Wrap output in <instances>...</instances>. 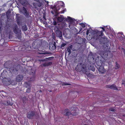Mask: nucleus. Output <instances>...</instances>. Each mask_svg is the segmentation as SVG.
I'll return each mask as SVG.
<instances>
[{"instance_id": "12", "label": "nucleus", "mask_w": 125, "mask_h": 125, "mask_svg": "<svg viewBox=\"0 0 125 125\" xmlns=\"http://www.w3.org/2000/svg\"><path fill=\"white\" fill-rule=\"evenodd\" d=\"M16 19L17 23L19 24L20 23L21 19V17L20 14H16Z\"/></svg>"}, {"instance_id": "47", "label": "nucleus", "mask_w": 125, "mask_h": 125, "mask_svg": "<svg viewBox=\"0 0 125 125\" xmlns=\"http://www.w3.org/2000/svg\"><path fill=\"white\" fill-rule=\"evenodd\" d=\"M101 28L103 29V31H105V30L104 28L103 27H101Z\"/></svg>"}, {"instance_id": "20", "label": "nucleus", "mask_w": 125, "mask_h": 125, "mask_svg": "<svg viewBox=\"0 0 125 125\" xmlns=\"http://www.w3.org/2000/svg\"><path fill=\"white\" fill-rule=\"evenodd\" d=\"M66 21L71 23L73 22V20L69 16H67V18L66 19Z\"/></svg>"}, {"instance_id": "32", "label": "nucleus", "mask_w": 125, "mask_h": 125, "mask_svg": "<svg viewBox=\"0 0 125 125\" xmlns=\"http://www.w3.org/2000/svg\"><path fill=\"white\" fill-rule=\"evenodd\" d=\"M62 3L60 4L58 6L59 8L60 9L61 7H64V4L63 2H62Z\"/></svg>"}, {"instance_id": "35", "label": "nucleus", "mask_w": 125, "mask_h": 125, "mask_svg": "<svg viewBox=\"0 0 125 125\" xmlns=\"http://www.w3.org/2000/svg\"><path fill=\"white\" fill-rule=\"evenodd\" d=\"M31 91V87H29V88H28V89H27L26 90V92L27 93H29Z\"/></svg>"}, {"instance_id": "14", "label": "nucleus", "mask_w": 125, "mask_h": 125, "mask_svg": "<svg viewBox=\"0 0 125 125\" xmlns=\"http://www.w3.org/2000/svg\"><path fill=\"white\" fill-rule=\"evenodd\" d=\"M23 76L22 75H18L16 78V80L17 82H20L22 80Z\"/></svg>"}, {"instance_id": "4", "label": "nucleus", "mask_w": 125, "mask_h": 125, "mask_svg": "<svg viewBox=\"0 0 125 125\" xmlns=\"http://www.w3.org/2000/svg\"><path fill=\"white\" fill-rule=\"evenodd\" d=\"M98 53H99L101 56L104 59H106L107 58L108 54L107 52L101 51H98Z\"/></svg>"}, {"instance_id": "42", "label": "nucleus", "mask_w": 125, "mask_h": 125, "mask_svg": "<svg viewBox=\"0 0 125 125\" xmlns=\"http://www.w3.org/2000/svg\"><path fill=\"white\" fill-rule=\"evenodd\" d=\"M53 24L54 25H56L57 24V22L56 21H54L53 22Z\"/></svg>"}, {"instance_id": "13", "label": "nucleus", "mask_w": 125, "mask_h": 125, "mask_svg": "<svg viewBox=\"0 0 125 125\" xmlns=\"http://www.w3.org/2000/svg\"><path fill=\"white\" fill-rule=\"evenodd\" d=\"M2 82L3 84L6 86H8L10 85L9 83V81L6 78H4L2 80Z\"/></svg>"}, {"instance_id": "1", "label": "nucleus", "mask_w": 125, "mask_h": 125, "mask_svg": "<svg viewBox=\"0 0 125 125\" xmlns=\"http://www.w3.org/2000/svg\"><path fill=\"white\" fill-rule=\"evenodd\" d=\"M86 64H82L81 63H78L76 66L75 70L77 72H80L82 71L83 73H85L89 77L91 74L86 71Z\"/></svg>"}, {"instance_id": "18", "label": "nucleus", "mask_w": 125, "mask_h": 125, "mask_svg": "<svg viewBox=\"0 0 125 125\" xmlns=\"http://www.w3.org/2000/svg\"><path fill=\"white\" fill-rule=\"evenodd\" d=\"M95 33H97L100 37L102 36L104 34L103 31H95Z\"/></svg>"}, {"instance_id": "44", "label": "nucleus", "mask_w": 125, "mask_h": 125, "mask_svg": "<svg viewBox=\"0 0 125 125\" xmlns=\"http://www.w3.org/2000/svg\"><path fill=\"white\" fill-rule=\"evenodd\" d=\"M43 24H47V22L45 21H43Z\"/></svg>"}, {"instance_id": "37", "label": "nucleus", "mask_w": 125, "mask_h": 125, "mask_svg": "<svg viewBox=\"0 0 125 125\" xmlns=\"http://www.w3.org/2000/svg\"><path fill=\"white\" fill-rule=\"evenodd\" d=\"M52 9L53 10H55L56 9V10L58 9V8L56 7V6L55 5H54V6L52 8Z\"/></svg>"}, {"instance_id": "19", "label": "nucleus", "mask_w": 125, "mask_h": 125, "mask_svg": "<svg viewBox=\"0 0 125 125\" xmlns=\"http://www.w3.org/2000/svg\"><path fill=\"white\" fill-rule=\"evenodd\" d=\"M42 5V3L40 2H38V3H33V5L35 7V8H36L37 7H41Z\"/></svg>"}, {"instance_id": "5", "label": "nucleus", "mask_w": 125, "mask_h": 125, "mask_svg": "<svg viewBox=\"0 0 125 125\" xmlns=\"http://www.w3.org/2000/svg\"><path fill=\"white\" fill-rule=\"evenodd\" d=\"M106 87L107 88H109L114 90H119L121 88L120 87H118V88L114 84H112L111 85H106Z\"/></svg>"}, {"instance_id": "41", "label": "nucleus", "mask_w": 125, "mask_h": 125, "mask_svg": "<svg viewBox=\"0 0 125 125\" xmlns=\"http://www.w3.org/2000/svg\"><path fill=\"white\" fill-rule=\"evenodd\" d=\"M39 36V34H36L35 35L34 37L35 38L38 37Z\"/></svg>"}, {"instance_id": "54", "label": "nucleus", "mask_w": 125, "mask_h": 125, "mask_svg": "<svg viewBox=\"0 0 125 125\" xmlns=\"http://www.w3.org/2000/svg\"><path fill=\"white\" fill-rule=\"evenodd\" d=\"M36 42V41H35L34 42V43H35V42Z\"/></svg>"}, {"instance_id": "38", "label": "nucleus", "mask_w": 125, "mask_h": 125, "mask_svg": "<svg viewBox=\"0 0 125 125\" xmlns=\"http://www.w3.org/2000/svg\"><path fill=\"white\" fill-rule=\"evenodd\" d=\"M52 9L53 10H55L56 9V10L58 9V8L56 7V6L55 5H54V6L52 8Z\"/></svg>"}, {"instance_id": "22", "label": "nucleus", "mask_w": 125, "mask_h": 125, "mask_svg": "<svg viewBox=\"0 0 125 125\" xmlns=\"http://www.w3.org/2000/svg\"><path fill=\"white\" fill-rule=\"evenodd\" d=\"M16 34H17V38L19 40H21V39L22 38V36L21 33V31H20Z\"/></svg>"}, {"instance_id": "30", "label": "nucleus", "mask_w": 125, "mask_h": 125, "mask_svg": "<svg viewBox=\"0 0 125 125\" xmlns=\"http://www.w3.org/2000/svg\"><path fill=\"white\" fill-rule=\"evenodd\" d=\"M5 103L4 104L6 106H8L9 105H11L13 104L12 102H5Z\"/></svg>"}, {"instance_id": "45", "label": "nucleus", "mask_w": 125, "mask_h": 125, "mask_svg": "<svg viewBox=\"0 0 125 125\" xmlns=\"http://www.w3.org/2000/svg\"><path fill=\"white\" fill-rule=\"evenodd\" d=\"M88 57H90V58H93V56L92 55H88Z\"/></svg>"}, {"instance_id": "55", "label": "nucleus", "mask_w": 125, "mask_h": 125, "mask_svg": "<svg viewBox=\"0 0 125 125\" xmlns=\"http://www.w3.org/2000/svg\"><path fill=\"white\" fill-rule=\"evenodd\" d=\"M61 16H63L62 15H61Z\"/></svg>"}, {"instance_id": "53", "label": "nucleus", "mask_w": 125, "mask_h": 125, "mask_svg": "<svg viewBox=\"0 0 125 125\" xmlns=\"http://www.w3.org/2000/svg\"><path fill=\"white\" fill-rule=\"evenodd\" d=\"M46 3H47L48 4V3H49V2L48 1H46Z\"/></svg>"}, {"instance_id": "56", "label": "nucleus", "mask_w": 125, "mask_h": 125, "mask_svg": "<svg viewBox=\"0 0 125 125\" xmlns=\"http://www.w3.org/2000/svg\"><path fill=\"white\" fill-rule=\"evenodd\" d=\"M1 27H0V29H1Z\"/></svg>"}, {"instance_id": "27", "label": "nucleus", "mask_w": 125, "mask_h": 125, "mask_svg": "<svg viewBox=\"0 0 125 125\" xmlns=\"http://www.w3.org/2000/svg\"><path fill=\"white\" fill-rule=\"evenodd\" d=\"M24 85L27 88L31 87H30L31 84L29 82H26L25 83Z\"/></svg>"}, {"instance_id": "57", "label": "nucleus", "mask_w": 125, "mask_h": 125, "mask_svg": "<svg viewBox=\"0 0 125 125\" xmlns=\"http://www.w3.org/2000/svg\"><path fill=\"white\" fill-rule=\"evenodd\" d=\"M50 91V92H52V91Z\"/></svg>"}, {"instance_id": "24", "label": "nucleus", "mask_w": 125, "mask_h": 125, "mask_svg": "<svg viewBox=\"0 0 125 125\" xmlns=\"http://www.w3.org/2000/svg\"><path fill=\"white\" fill-rule=\"evenodd\" d=\"M64 17H59L57 18V21L58 22H61L62 21L64 20Z\"/></svg>"}, {"instance_id": "34", "label": "nucleus", "mask_w": 125, "mask_h": 125, "mask_svg": "<svg viewBox=\"0 0 125 125\" xmlns=\"http://www.w3.org/2000/svg\"><path fill=\"white\" fill-rule=\"evenodd\" d=\"M62 85L63 86L68 85H71V84L69 83H62Z\"/></svg>"}, {"instance_id": "16", "label": "nucleus", "mask_w": 125, "mask_h": 125, "mask_svg": "<svg viewBox=\"0 0 125 125\" xmlns=\"http://www.w3.org/2000/svg\"><path fill=\"white\" fill-rule=\"evenodd\" d=\"M72 45L69 46L67 48L66 53L68 52L69 55L72 52Z\"/></svg>"}, {"instance_id": "51", "label": "nucleus", "mask_w": 125, "mask_h": 125, "mask_svg": "<svg viewBox=\"0 0 125 125\" xmlns=\"http://www.w3.org/2000/svg\"><path fill=\"white\" fill-rule=\"evenodd\" d=\"M40 21L41 22H42L43 21H42V19L40 20Z\"/></svg>"}, {"instance_id": "52", "label": "nucleus", "mask_w": 125, "mask_h": 125, "mask_svg": "<svg viewBox=\"0 0 125 125\" xmlns=\"http://www.w3.org/2000/svg\"><path fill=\"white\" fill-rule=\"evenodd\" d=\"M35 0L38 2H40L39 0Z\"/></svg>"}, {"instance_id": "46", "label": "nucleus", "mask_w": 125, "mask_h": 125, "mask_svg": "<svg viewBox=\"0 0 125 125\" xmlns=\"http://www.w3.org/2000/svg\"><path fill=\"white\" fill-rule=\"evenodd\" d=\"M89 31L88 30H87V31H86V34L87 35H88V34H89Z\"/></svg>"}, {"instance_id": "15", "label": "nucleus", "mask_w": 125, "mask_h": 125, "mask_svg": "<svg viewBox=\"0 0 125 125\" xmlns=\"http://www.w3.org/2000/svg\"><path fill=\"white\" fill-rule=\"evenodd\" d=\"M98 70L99 72L102 73H104L105 72V70L103 65L99 66Z\"/></svg>"}, {"instance_id": "23", "label": "nucleus", "mask_w": 125, "mask_h": 125, "mask_svg": "<svg viewBox=\"0 0 125 125\" xmlns=\"http://www.w3.org/2000/svg\"><path fill=\"white\" fill-rule=\"evenodd\" d=\"M60 9L59 8H58V9L56 10V9H55V10H54L53 11L54 12L55 15L54 16H55L56 17H57L58 16V14H59V13H58V11Z\"/></svg>"}, {"instance_id": "7", "label": "nucleus", "mask_w": 125, "mask_h": 125, "mask_svg": "<svg viewBox=\"0 0 125 125\" xmlns=\"http://www.w3.org/2000/svg\"><path fill=\"white\" fill-rule=\"evenodd\" d=\"M56 43L55 42L53 43H49V49L51 51H54L56 49Z\"/></svg>"}, {"instance_id": "39", "label": "nucleus", "mask_w": 125, "mask_h": 125, "mask_svg": "<svg viewBox=\"0 0 125 125\" xmlns=\"http://www.w3.org/2000/svg\"><path fill=\"white\" fill-rule=\"evenodd\" d=\"M66 44L64 43H62L61 45V46L62 47H64L66 45Z\"/></svg>"}, {"instance_id": "28", "label": "nucleus", "mask_w": 125, "mask_h": 125, "mask_svg": "<svg viewBox=\"0 0 125 125\" xmlns=\"http://www.w3.org/2000/svg\"><path fill=\"white\" fill-rule=\"evenodd\" d=\"M88 69L89 70H91L93 71H94L95 70V68L93 66L90 65Z\"/></svg>"}, {"instance_id": "40", "label": "nucleus", "mask_w": 125, "mask_h": 125, "mask_svg": "<svg viewBox=\"0 0 125 125\" xmlns=\"http://www.w3.org/2000/svg\"><path fill=\"white\" fill-rule=\"evenodd\" d=\"M110 111L112 112H114L115 111V109L113 108H111L110 109Z\"/></svg>"}, {"instance_id": "25", "label": "nucleus", "mask_w": 125, "mask_h": 125, "mask_svg": "<svg viewBox=\"0 0 125 125\" xmlns=\"http://www.w3.org/2000/svg\"><path fill=\"white\" fill-rule=\"evenodd\" d=\"M52 64V62H49L47 63H44L42 64L43 66L45 67L46 66H48L51 65Z\"/></svg>"}, {"instance_id": "2", "label": "nucleus", "mask_w": 125, "mask_h": 125, "mask_svg": "<svg viewBox=\"0 0 125 125\" xmlns=\"http://www.w3.org/2000/svg\"><path fill=\"white\" fill-rule=\"evenodd\" d=\"M79 112V110L77 108L72 107L70 110L65 109L63 111V113L64 115L68 116L71 115H76Z\"/></svg>"}, {"instance_id": "33", "label": "nucleus", "mask_w": 125, "mask_h": 125, "mask_svg": "<svg viewBox=\"0 0 125 125\" xmlns=\"http://www.w3.org/2000/svg\"><path fill=\"white\" fill-rule=\"evenodd\" d=\"M79 24L83 28H84L85 27V24L82 23H79Z\"/></svg>"}, {"instance_id": "36", "label": "nucleus", "mask_w": 125, "mask_h": 125, "mask_svg": "<svg viewBox=\"0 0 125 125\" xmlns=\"http://www.w3.org/2000/svg\"><path fill=\"white\" fill-rule=\"evenodd\" d=\"M40 53L42 54H51V53L50 52H45L43 53Z\"/></svg>"}, {"instance_id": "43", "label": "nucleus", "mask_w": 125, "mask_h": 125, "mask_svg": "<svg viewBox=\"0 0 125 125\" xmlns=\"http://www.w3.org/2000/svg\"><path fill=\"white\" fill-rule=\"evenodd\" d=\"M125 83V81L124 80H123L122 82V84H124Z\"/></svg>"}, {"instance_id": "50", "label": "nucleus", "mask_w": 125, "mask_h": 125, "mask_svg": "<svg viewBox=\"0 0 125 125\" xmlns=\"http://www.w3.org/2000/svg\"><path fill=\"white\" fill-rule=\"evenodd\" d=\"M43 18L45 20H46V19L45 16H43Z\"/></svg>"}, {"instance_id": "10", "label": "nucleus", "mask_w": 125, "mask_h": 125, "mask_svg": "<svg viewBox=\"0 0 125 125\" xmlns=\"http://www.w3.org/2000/svg\"><path fill=\"white\" fill-rule=\"evenodd\" d=\"M107 41V38L105 36L102 37L99 39V41L101 43H104L106 42Z\"/></svg>"}, {"instance_id": "48", "label": "nucleus", "mask_w": 125, "mask_h": 125, "mask_svg": "<svg viewBox=\"0 0 125 125\" xmlns=\"http://www.w3.org/2000/svg\"><path fill=\"white\" fill-rule=\"evenodd\" d=\"M51 13L52 14H54V11H52V10L51 11Z\"/></svg>"}, {"instance_id": "8", "label": "nucleus", "mask_w": 125, "mask_h": 125, "mask_svg": "<svg viewBox=\"0 0 125 125\" xmlns=\"http://www.w3.org/2000/svg\"><path fill=\"white\" fill-rule=\"evenodd\" d=\"M55 33L57 37H59L61 40H63L62 33L60 31L57 30L56 31Z\"/></svg>"}, {"instance_id": "21", "label": "nucleus", "mask_w": 125, "mask_h": 125, "mask_svg": "<svg viewBox=\"0 0 125 125\" xmlns=\"http://www.w3.org/2000/svg\"><path fill=\"white\" fill-rule=\"evenodd\" d=\"M18 28L17 26L14 27L13 28V31L16 34H18L19 32L18 31Z\"/></svg>"}, {"instance_id": "17", "label": "nucleus", "mask_w": 125, "mask_h": 125, "mask_svg": "<svg viewBox=\"0 0 125 125\" xmlns=\"http://www.w3.org/2000/svg\"><path fill=\"white\" fill-rule=\"evenodd\" d=\"M100 37L99 36L97 33H95L94 31V35L92 37V38L94 40H97Z\"/></svg>"}, {"instance_id": "3", "label": "nucleus", "mask_w": 125, "mask_h": 125, "mask_svg": "<svg viewBox=\"0 0 125 125\" xmlns=\"http://www.w3.org/2000/svg\"><path fill=\"white\" fill-rule=\"evenodd\" d=\"M4 66L7 69H9L12 70V72L14 73L15 72H17L18 71L19 68L18 66H14L12 68L11 67L12 66V64L11 61H8L5 62L4 64Z\"/></svg>"}, {"instance_id": "9", "label": "nucleus", "mask_w": 125, "mask_h": 125, "mask_svg": "<svg viewBox=\"0 0 125 125\" xmlns=\"http://www.w3.org/2000/svg\"><path fill=\"white\" fill-rule=\"evenodd\" d=\"M99 57L97 56L95 60L96 63L98 66H100L102 65V62L101 59H99Z\"/></svg>"}, {"instance_id": "31", "label": "nucleus", "mask_w": 125, "mask_h": 125, "mask_svg": "<svg viewBox=\"0 0 125 125\" xmlns=\"http://www.w3.org/2000/svg\"><path fill=\"white\" fill-rule=\"evenodd\" d=\"M119 36L121 37L124 38V36L123 34V33L121 32H119L118 33Z\"/></svg>"}, {"instance_id": "49", "label": "nucleus", "mask_w": 125, "mask_h": 125, "mask_svg": "<svg viewBox=\"0 0 125 125\" xmlns=\"http://www.w3.org/2000/svg\"><path fill=\"white\" fill-rule=\"evenodd\" d=\"M64 10H63L61 11L62 13H64Z\"/></svg>"}, {"instance_id": "29", "label": "nucleus", "mask_w": 125, "mask_h": 125, "mask_svg": "<svg viewBox=\"0 0 125 125\" xmlns=\"http://www.w3.org/2000/svg\"><path fill=\"white\" fill-rule=\"evenodd\" d=\"M116 64L115 66V69H118L120 68V65L119 63H118L117 62H115Z\"/></svg>"}, {"instance_id": "6", "label": "nucleus", "mask_w": 125, "mask_h": 125, "mask_svg": "<svg viewBox=\"0 0 125 125\" xmlns=\"http://www.w3.org/2000/svg\"><path fill=\"white\" fill-rule=\"evenodd\" d=\"M22 12L24 15L25 17H28L29 15V12L28 10L27 11V9L24 7L22 8Z\"/></svg>"}, {"instance_id": "11", "label": "nucleus", "mask_w": 125, "mask_h": 125, "mask_svg": "<svg viewBox=\"0 0 125 125\" xmlns=\"http://www.w3.org/2000/svg\"><path fill=\"white\" fill-rule=\"evenodd\" d=\"M34 114L35 113L34 112L32 111H30L28 114L27 115V117L29 119H32L33 116L34 115Z\"/></svg>"}, {"instance_id": "26", "label": "nucleus", "mask_w": 125, "mask_h": 125, "mask_svg": "<svg viewBox=\"0 0 125 125\" xmlns=\"http://www.w3.org/2000/svg\"><path fill=\"white\" fill-rule=\"evenodd\" d=\"M21 29L22 31H25L27 30L28 28L26 25L25 24L22 26Z\"/></svg>"}]
</instances>
